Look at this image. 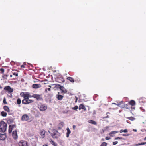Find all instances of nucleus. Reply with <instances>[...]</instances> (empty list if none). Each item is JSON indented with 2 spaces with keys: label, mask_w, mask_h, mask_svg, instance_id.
<instances>
[{
  "label": "nucleus",
  "mask_w": 146,
  "mask_h": 146,
  "mask_svg": "<svg viewBox=\"0 0 146 146\" xmlns=\"http://www.w3.org/2000/svg\"><path fill=\"white\" fill-rule=\"evenodd\" d=\"M7 124L3 121H1L0 123V132H4L6 131Z\"/></svg>",
  "instance_id": "1"
},
{
  "label": "nucleus",
  "mask_w": 146,
  "mask_h": 146,
  "mask_svg": "<svg viewBox=\"0 0 146 146\" xmlns=\"http://www.w3.org/2000/svg\"><path fill=\"white\" fill-rule=\"evenodd\" d=\"M21 120L22 121L30 122L31 121L28 115L27 114H24L21 117Z\"/></svg>",
  "instance_id": "2"
},
{
  "label": "nucleus",
  "mask_w": 146,
  "mask_h": 146,
  "mask_svg": "<svg viewBox=\"0 0 146 146\" xmlns=\"http://www.w3.org/2000/svg\"><path fill=\"white\" fill-rule=\"evenodd\" d=\"M4 90L9 93H12L13 91V89L11 88L9 86H5L4 88Z\"/></svg>",
  "instance_id": "3"
},
{
  "label": "nucleus",
  "mask_w": 146,
  "mask_h": 146,
  "mask_svg": "<svg viewBox=\"0 0 146 146\" xmlns=\"http://www.w3.org/2000/svg\"><path fill=\"white\" fill-rule=\"evenodd\" d=\"M128 104L129 105L131 106V108L132 109L134 110L135 109V105L136 103L135 101L133 100H131L129 102Z\"/></svg>",
  "instance_id": "4"
},
{
  "label": "nucleus",
  "mask_w": 146,
  "mask_h": 146,
  "mask_svg": "<svg viewBox=\"0 0 146 146\" xmlns=\"http://www.w3.org/2000/svg\"><path fill=\"white\" fill-rule=\"evenodd\" d=\"M33 100L28 98H25L22 100V103L25 104H29L33 102Z\"/></svg>",
  "instance_id": "5"
},
{
  "label": "nucleus",
  "mask_w": 146,
  "mask_h": 146,
  "mask_svg": "<svg viewBox=\"0 0 146 146\" xmlns=\"http://www.w3.org/2000/svg\"><path fill=\"white\" fill-rule=\"evenodd\" d=\"M19 146H28L27 142L24 140L20 141L18 143Z\"/></svg>",
  "instance_id": "6"
},
{
  "label": "nucleus",
  "mask_w": 146,
  "mask_h": 146,
  "mask_svg": "<svg viewBox=\"0 0 146 146\" xmlns=\"http://www.w3.org/2000/svg\"><path fill=\"white\" fill-rule=\"evenodd\" d=\"M38 108L40 111H44L46 110L47 107L44 104H41L39 106Z\"/></svg>",
  "instance_id": "7"
},
{
  "label": "nucleus",
  "mask_w": 146,
  "mask_h": 146,
  "mask_svg": "<svg viewBox=\"0 0 146 146\" xmlns=\"http://www.w3.org/2000/svg\"><path fill=\"white\" fill-rule=\"evenodd\" d=\"M32 97L36 98L37 100H40L42 99L41 95L35 94L32 96Z\"/></svg>",
  "instance_id": "8"
},
{
  "label": "nucleus",
  "mask_w": 146,
  "mask_h": 146,
  "mask_svg": "<svg viewBox=\"0 0 146 146\" xmlns=\"http://www.w3.org/2000/svg\"><path fill=\"white\" fill-rule=\"evenodd\" d=\"M58 133L57 130L54 129L53 130V133L51 134V135L54 138H57L58 137L56 136V134Z\"/></svg>",
  "instance_id": "9"
},
{
  "label": "nucleus",
  "mask_w": 146,
  "mask_h": 146,
  "mask_svg": "<svg viewBox=\"0 0 146 146\" xmlns=\"http://www.w3.org/2000/svg\"><path fill=\"white\" fill-rule=\"evenodd\" d=\"M12 136L13 138L15 140H16L17 139L18 135L17 130H14L12 132Z\"/></svg>",
  "instance_id": "10"
},
{
  "label": "nucleus",
  "mask_w": 146,
  "mask_h": 146,
  "mask_svg": "<svg viewBox=\"0 0 146 146\" xmlns=\"http://www.w3.org/2000/svg\"><path fill=\"white\" fill-rule=\"evenodd\" d=\"M16 126L15 125H9V130L8 132L9 133H11L12 130Z\"/></svg>",
  "instance_id": "11"
},
{
  "label": "nucleus",
  "mask_w": 146,
  "mask_h": 146,
  "mask_svg": "<svg viewBox=\"0 0 146 146\" xmlns=\"http://www.w3.org/2000/svg\"><path fill=\"white\" fill-rule=\"evenodd\" d=\"M62 91V93H66L67 92V90L63 86H60L59 88Z\"/></svg>",
  "instance_id": "12"
},
{
  "label": "nucleus",
  "mask_w": 146,
  "mask_h": 146,
  "mask_svg": "<svg viewBox=\"0 0 146 146\" xmlns=\"http://www.w3.org/2000/svg\"><path fill=\"white\" fill-rule=\"evenodd\" d=\"M64 123L63 122H60L58 125V129L61 130L64 127Z\"/></svg>",
  "instance_id": "13"
},
{
  "label": "nucleus",
  "mask_w": 146,
  "mask_h": 146,
  "mask_svg": "<svg viewBox=\"0 0 146 146\" xmlns=\"http://www.w3.org/2000/svg\"><path fill=\"white\" fill-rule=\"evenodd\" d=\"M32 86L33 88L37 89L40 88L41 87V85L40 84H33Z\"/></svg>",
  "instance_id": "14"
},
{
  "label": "nucleus",
  "mask_w": 146,
  "mask_h": 146,
  "mask_svg": "<svg viewBox=\"0 0 146 146\" xmlns=\"http://www.w3.org/2000/svg\"><path fill=\"white\" fill-rule=\"evenodd\" d=\"M48 87H49L48 88H46L45 89V92L46 93H48L51 91V86L50 85H49Z\"/></svg>",
  "instance_id": "15"
},
{
  "label": "nucleus",
  "mask_w": 146,
  "mask_h": 146,
  "mask_svg": "<svg viewBox=\"0 0 146 146\" xmlns=\"http://www.w3.org/2000/svg\"><path fill=\"white\" fill-rule=\"evenodd\" d=\"M81 109H83L84 111H86V109L85 106L82 104H80L79 107V110H80Z\"/></svg>",
  "instance_id": "16"
},
{
  "label": "nucleus",
  "mask_w": 146,
  "mask_h": 146,
  "mask_svg": "<svg viewBox=\"0 0 146 146\" xmlns=\"http://www.w3.org/2000/svg\"><path fill=\"white\" fill-rule=\"evenodd\" d=\"M56 97L57 99L59 100H62L63 99L64 97L63 96L60 94L56 95Z\"/></svg>",
  "instance_id": "17"
},
{
  "label": "nucleus",
  "mask_w": 146,
  "mask_h": 146,
  "mask_svg": "<svg viewBox=\"0 0 146 146\" xmlns=\"http://www.w3.org/2000/svg\"><path fill=\"white\" fill-rule=\"evenodd\" d=\"M6 138V136L5 134H0V140H4Z\"/></svg>",
  "instance_id": "18"
},
{
  "label": "nucleus",
  "mask_w": 146,
  "mask_h": 146,
  "mask_svg": "<svg viewBox=\"0 0 146 146\" xmlns=\"http://www.w3.org/2000/svg\"><path fill=\"white\" fill-rule=\"evenodd\" d=\"M3 108L5 111L8 113H9L10 112V109L8 106H5L3 107Z\"/></svg>",
  "instance_id": "19"
},
{
  "label": "nucleus",
  "mask_w": 146,
  "mask_h": 146,
  "mask_svg": "<svg viewBox=\"0 0 146 146\" xmlns=\"http://www.w3.org/2000/svg\"><path fill=\"white\" fill-rule=\"evenodd\" d=\"M45 131H41L40 133L41 137L42 138H44L45 136Z\"/></svg>",
  "instance_id": "20"
},
{
  "label": "nucleus",
  "mask_w": 146,
  "mask_h": 146,
  "mask_svg": "<svg viewBox=\"0 0 146 146\" xmlns=\"http://www.w3.org/2000/svg\"><path fill=\"white\" fill-rule=\"evenodd\" d=\"M66 130H67V132L66 133V137H69V134L71 133V131L68 127L66 129Z\"/></svg>",
  "instance_id": "21"
},
{
  "label": "nucleus",
  "mask_w": 146,
  "mask_h": 146,
  "mask_svg": "<svg viewBox=\"0 0 146 146\" xmlns=\"http://www.w3.org/2000/svg\"><path fill=\"white\" fill-rule=\"evenodd\" d=\"M128 104H124L122 106V108H125L127 109H129L130 107L129 106Z\"/></svg>",
  "instance_id": "22"
},
{
  "label": "nucleus",
  "mask_w": 146,
  "mask_h": 146,
  "mask_svg": "<svg viewBox=\"0 0 146 146\" xmlns=\"http://www.w3.org/2000/svg\"><path fill=\"white\" fill-rule=\"evenodd\" d=\"M88 122L94 125H97L96 122L95 121L92 120H88Z\"/></svg>",
  "instance_id": "23"
},
{
  "label": "nucleus",
  "mask_w": 146,
  "mask_h": 146,
  "mask_svg": "<svg viewBox=\"0 0 146 146\" xmlns=\"http://www.w3.org/2000/svg\"><path fill=\"white\" fill-rule=\"evenodd\" d=\"M118 132L117 131H111L110 133H109V135L112 137H113L114 136L113 134H115Z\"/></svg>",
  "instance_id": "24"
},
{
  "label": "nucleus",
  "mask_w": 146,
  "mask_h": 146,
  "mask_svg": "<svg viewBox=\"0 0 146 146\" xmlns=\"http://www.w3.org/2000/svg\"><path fill=\"white\" fill-rule=\"evenodd\" d=\"M24 99L25 98H28L29 97H32V96H31L30 94H29L28 93H27L26 94H25V95H24Z\"/></svg>",
  "instance_id": "25"
},
{
  "label": "nucleus",
  "mask_w": 146,
  "mask_h": 146,
  "mask_svg": "<svg viewBox=\"0 0 146 146\" xmlns=\"http://www.w3.org/2000/svg\"><path fill=\"white\" fill-rule=\"evenodd\" d=\"M67 79L69 80L70 82H74V79L70 77H68L67 78Z\"/></svg>",
  "instance_id": "26"
},
{
  "label": "nucleus",
  "mask_w": 146,
  "mask_h": 146,
  "mask_svg": "<svg viewBox=\"0 0 146 146\" xmlns=\"http://www.w3.org/2000/svg\"><path fill=\"white\" fill-rule=\"evenodd\" d=\"M50 143L54 146H57V144L52 140L50 141Z\"/></svg>",
  "instance_id": "27"
},
{
  "label": "nucleus",
  "mask_w": 146,
  "mask_h": 146,
  "mask_svg": "<svg viewBox=\"0 0 146 146\" xmlns=\"http://www.w3.org/2000/svg\"><path fill=\"white\" fill-rule=\"evenodd\" d=\"M1 113V116L4 117H6L7 115V113L4 111H2Z\"/></svg>",
  "instance_id": "28"
},
{
  "label": "nucleus",
  "mask_w": 146,
  "mask_h": 146,
  "mask_svg": "<svg viewBox=\"0 0 146 146\" xmlns=\"http://www.w3.org/2000/svg\"><path fill=\"white\" fill-rule=\"evenodd\" d=\"M145 144H146V142L139 143L138 144L134 145L138 146L140 145H144Z\"/></svg>",
  "instance_id": "29"
},
{
  "label": "nucleus",
  "mask_w": 146,
  "mask_h": 146,
  "mask_svg": "<svg viewBox=\"0 0 146 146\" xmlns=\"http://www.w3.org/2000/svg\"><path fill=\"white\" fill-rule=\"evenodd\" d=\"M139 102L140 103H144L145 102V101L143 98H141L139 99Z\"/></svg>",
  "instance_id": "30"
},
{
  "label": "nucleus",
  "mask_w": 146,
  "mask_h": 146,
  "mask_svg": "<svg viewBox=\"0 0 146 146\" xmlns=\"http://www.w3.org/2000/svg\"><path fill=\"white\" fill-rule=\"evenodd\" d=\"M21 102V100L20 98H18L17 100V103L18 104H20Z\"/></svg>",
  "instance_id": "31"
},
{
  "label": "nucleus",
  "mask_w": 146,
  "mask_h": 146,
  "mask_svg": "<svg viewBox=\"0 0 146 146\" xmlns=\"http://www.w3.org/2000/svg\"><path fill=\"white\" fill-rule=\"evenodd\" d=\"M127 118L128 119L131 120V121H133L135 119V118L132 117H127Z\"/></svg>",
  "instance_id": "32"
},
{
  "label": "nucleus",
  "mask_w": 146,
  "mask_h": 146,
  "mask_svg": "<svg viewBox=\"0 0 146 146\" xmlns=\"http://www.w3.org/2000/svg\"><path fill=\"white\" fill-rule=\"evenodd\" d=\"M107 143L105 142H103L100 146H107Z\"/></svg>",
  "instance_id": "33"
},
{
  "label": "nucleus",
  "mask_w": 146,
  "mask_h": 146,
  "mask_svg": "<svg viewBox=\"0 0 146 146\" xmlns=\"http://www.w3.org/2000/svg\"><path fill=\"white\" fill-rule=\"evenodd\" d=\"M0 71L1 72V73L3 74L4 73L5 70L4 69L1 68L0 69Z\"/></svg>",
  "instance_id": "34"
},
{
  "label": "nucleus",
  "mask_w": 146,
  "mask_h": 146,
  "mask_svg": "<svg viewBox=\"0 0 146 146\" xmlns=\"http://www.w3.org/2000/svg\"><path fill=\"white\" fill-rule=\"evenodd\" d=\"M8 76L6 74H3V75L2 77L5 78L6 79H7V77H8Z\"/></svg>",
  "instance_id": "35"
},
{
  "label": "nucleus",
  "mask_w": 146,
  "mask_h": 146,
  "mask_svg": "<svg viewBox=\"0 0 146 146\" xmlns=\"http://www.w3.org/2000/svg\"><path fill=\"white\" fill-rule=\"evenodd\" d=\"M78 108V106H76L72 108V109L74 110H77Z\"/></svg>",
  "instance_id": "36"
},
{
  "label": "nucleus",
  "mask_w": 146,
  "mask_h": 146,
  "mask_svg": "<svg viewBox=\"0 0 146 146\" xmlns=\"http://www.w3.org/2000/svg\"><path fill=\"white\" fill-rule=\"evenodd\" d=\"M25 94L23 92H21L20 93V95L22 97H23L24 98V96L25 95Z\"/></svg>",
  "instance_id": "37"
},
{
  "label": "nucleus",
  "mask_w": 146,
  "mask_h": 146,
  "mask_svg": "<svg viewBox=\"0 0 146 146\" xmlns=\"http://www.w3.org/2000/svg\"><path fill=\"white\" fill-rule=\"evenodd\" d=\"M3 102L5 104H7V102L6 101V99H5V98H4V99H3Z\"/></svg>",
  "instance_id": "38"
},
{
  "label": "nucleus",
  "mask_w": 146,
  "mask_h": 146,
  "mask_svg": "<svg viewBox=\"0 0 146 146\" xmlns=\"http://www.w3.org/2000/svg\"><path fill=\"white\" fill-rule=\"evenodd\" d=\"M122 135L123 136H128L129 135V134H122Z\"/></svg>",
  "instance_id": "39"
},
{
  "label": "nucleus",
  "mask_w": 146,
  "mask_h": 146,
  "mask_svg": "<svg viewBox=\"0 0 146 146\" xmlns=\"http://www.w3.org/2000/svg\"><path fill=\"white\" fill-rule=\"evenodd\" d=\"M13 75H15L16 76H17L18 75L17 73H15V72L13 73Z\"/></svg>",
  "instance_id": "40"
},
{
  "label": "nucleus",
  "mask_w": 146,
  "mask_h": 146,
  "mask_svg": "<svg viewBox=\"0 0 146 146\" xmlns=\"http://www.w3.org/2000/svg\"><path fill=\"white\" fill-rule=\"evenodd\" d=\"M118 143L117 141H114L113 142V145H115Z\"/></svg>",
  "instance_id": "41"
},
{
  "label": "nucleus",
  "mask_w": 146,
  "mask_h": 146,
  "mask_svg": "<svg viewBox=\"0 0 146 146\" xmlns=\"http://www.w3.org/2000/svg\"><path fill=\"white\" fill-rule=\"evenodd\" d=\"M122 139V137H117L115 138V139Z\"/></svg>",
  "instance_id": "42"
},
{
  "label": "nucleus",
  "mask_w": 146,
  "mask_h": 146,
  "mask_svg": "<svg viewBox=\"0 0 146 146\" xmlns=\"http://www.w3.org/2000/svg\"><path fill=\"white\" fill-rule=\"evenodd\" d=\"M80 79L79 78H77V80H75V82L77 81V82H80Z\"/></svg>",
  "instance_id": "43"
},
{
  "label": "nucleus",
  "mask_w": 146,
  "mask_h": 146,
  "mask_svg": "<svg viewBox=\"0 0 146 146\" xmlns=\"http://www.w3.org/2000/svg\"><path fill=\"white\" fill-rule=\"evenodd\" d=\"M111 138L110 137H106L105 139L106 140H109Z\"/></svg>",
  "instance_id": "44"
},
{
  "label": "nucleus",
  "mask_w": 146,
  "mask_h": 146,
  "mask_svg": "<svg viewBox=\"0 0 146 146\" xmlns=\"http://www.w3.org/2000/svg\"><path fill=\"white\" fill-rule=\"evenodd\" d=\"M75 98H76V100L75 101V102L76 103L77 102V100L78 99V98L76 96H75Z\"/></svg>",
  "instance_id": "45"
},
{
  "label": "nucleus",
  "mask_w": 146,
  "mask_h": 146,
  "mask_svg": "<svg viewBox=\"0 0 146 146\" xmlns=\"http://www.w3.org/2000/svg\"><path fill=\"white\" fill-rule=\"evenodd\" d=\"M123 131L124 133H127L128 132V130L127 129H125L123 130Z\"/></svg>",
  "instance_id": "46"
},
{
  "label": "nucleus",
  "mask_w": 146,
  "mask_h": 146,
  "mask_svg": "<svg viewBox=\"0 0 146 146\" xmlns=\"http://www.w3.org/2000/svg\"><path fill=\"white\" fill-rule=\"evenodd\" d=\"M76 127V126L75 125H73V128L74 130Z\"/></svg>",
  "instance_id": "47"
},
{
  "label": "nucleus",
  "mask_w": 146,
  "mask_h": 146,
  "mask_svg": "<svg viewBox=\"0 0 146 146\" xmlns=\"http://www.w3.org/2000/svg\"><path fill=\"white\" fill-rule=\"evenodd\" d=\"M141 131L142 132H143V131H146V129H142Z\"/></svg>",
  "instance_id": "48"
},
{
  "label": "nucleus",
  "mask_w": 146,
  "mask_h": 146,
  "mask_svg": "<svg viewBox=\"0 0 146 146\" xmlns=\"http://www.w3.org/2000/svg\"><path fill=\"white\" fill-rule=\"evenodd\" d=\"M123 129H121V130L120 131H119V132H120V133H122V132H123Z\"/></svg>",
  "instance_id": "49"
},
{
  "label": "nucleus",
  "mask_w": 146,
  "mask_h": 146,
  "mask_svg": "<svg viewBox=\"0 0 146 146\" xmlns=\"http://www.w3.org/2000/svg\"><path fill=\"white\" fill-rule=\"evenodd\" d=\"M21 68H25V66L24 65H22L21 66Z\"/></svg>",
  "instance_id": "50"
},
{
  "label": "nucleus",
  "mask_w": 146,
  "mask_h": 146,
  "mask_svg": "<svg viewBox=\"0 0 146 146\" xmlns=\"http://www.w3.org/2000/svg\"><path fill=\"white\" fill-rule=\"evenodd\" d=\"M49 96H52V94H49Z\"/></svg>",
  "instance_id": "51"
},
{
  "label": "nucleus",
  "mask_w": 146,
  "mask_h": 146,
  "mask_svg": "<svg viewBox=\"0 0 146 146\" xmlns=\"http://www.w3.org/2000/svg\"><path fill=\"white\" fill-rule=\"evenodd\" d=\"M43 146H48L47 145H46V144H45V145H43Z\"/></svg>",
  "instance_id": "52"
},
{
  "label": "nucleus",
  "mask_w": 146,
  "mask_h": 146,
  "mask_svg": "<svg viewBox=\"0 0 146 146\" xmlns=\"http://www.w3.org/2000/svg\"><path fill=\"white\" fill-rule=\"evenodd\" d=\"M144 140H146V137H145L144 138Z\"/></svg>",
  "instance_id": "53"
},
{
  "label": "nucleus",
  "mask_w": 146,
  "mask_h": 146,
  "mask_svg": "<svg viewBox=\"0 0 146 146\" xmlns=\"http://www.w3.org/2000/svg\"><path fill=\"white\" fill-rule=\"evenodd\" d=\"M10 77H12V75H10Z\"/></svg>",
  "instance_id": "54"
},
{
  "label": "nucleus",
  "mask_w": 146,
  "mask_h": 146,
  "mask_svg": "<svg viewBox=\"0 0 146 146\" xmlns=\"http://www.w3.org/2000/svg\"><path fill=\"white\" fill-rule=\"evenodd\" d=\"M102 140L103 141H104V139H102Z\"/></svg>",
  "instance_id": "55"
},
{
  "label": "nucleus",
  "mask_w": 146,
  "mask_h": 146,
  "mask_svg": "<svg viewBox=\"0 0 146 146\" xmlns=\"http://www.w3.org/2000/svg\"><path fill=\"white\" fill-rule=\"evenodd\" d=\"M55 85V84H52V86H54V85Z\"/></svg>",
  "instance_id": "56"
},
{
  "label": "nucleus",
  "mask_w": 146,
  "mask_h": 146,
  "mask_svg": "<svg viewBox=\"0 0 146 146\" xmlns=\"http://www.w3.org/2000/svg\"><path fill=\"white\" fill-rule=\"evenodd\" d=\"M145 122H143V123H145Z\"/></svg>",
  "instance_id": "57"
},
{
  "label": "nucleus",
  "mask_w": 146,
  "mask_h": 146,
  "mask_svg": "<svg viewBox=\"0 0 146 146\" xmlns=\"http://www.w3.org/2000/svg\"><path fill=\"white\" fill-rule=\"evenodd\" d=\"M52 89H54V88H52Z\"/></svg>",
  "instance_id": "58"
},
{
  "label": "nucleus",
  "mask_w": 146,
  "mask_h": 146,
  "mask_svg": "<svg viewBox=\"0 0 146 146\" xmlns=\"http://www.w3.org/2000/svg\"><path fill=\"white\" fill-rule=\"evenodd\" d=\"M63 81H62V82H63Z\"/></svg>",
  "instance_id": "59"
}]
</instances>
